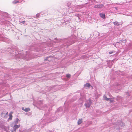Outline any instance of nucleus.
<instances>
[{
    "label": "nucleus",
    "instance_id": "obj_1",
    "mask_svg": "<svg viewBox=\"0 0 132 132\" xmlns=\"http://www.w3.org/2000/svg\"><path fill=\"white\" fill-rule=\"evenodd\" d=\"M84 87L85 88H91L92 89L93 87L92 86H91L90 84L88 83H87L85 84L84 85Z\"/></svg>",
    "mask_w": 132,
    "mask_h": 132
},
{
    "label": "nucleus",
    "instance_id": "obj_2",
    "mask_svg": "<svg viewBox=\"0 0 132 132\" xmlns=\"http://www.w3.org/2000/svg\"><path fill=\"white\" fill-rule=\"evenodd\" d=\"M11 127H13V131H16V129L19 127L20 125L19 124L18 125H11Z\"/></svg>",
    "mask_w": 132,
    "mask_h": 132
},
{
    "label": "nucleus",
    "instance_id": "obj_3",
    "mask_svg": "<svg viewBox=\"0 0 132 132\" xmlns=\"http://www.w3.org/2000/svg\"><path fill=\"white\" fill-rule=\"evenodd\" d=\"M87 102V103L85 104V105L86 108H89L90 107V105L92 104V102L89 99Z\"/></svg>",
    "mask_w": 132,
    "mask_h": 132
},
{
    "label": "nucleus",
    "instance_id": "obj_4",
    "mask_svg": "<svg viewBox=\"0 0 132 132\" xmlns=\"http://www.w3.org/2000/svg\"><path fill=\"white\" fill-rule=\"evenodd\" d=\"M8 113L7 112H2L1 113V116L5 118H6L8 116Z\"/></svg>",
    "mask_w": 132,
    "mask_h": 132
},
{
    "label": "nucleus",
    "instance_id": "obj_5",
    "mask_svg": "<svg viewBox=\"0 0 132 132\" xmlns=\"http://www.w3.org/2000/svg\"><path fill=\"white\" fill-rule=\"evenodd\" d=\"M13 113V112H11L10 113H9V118L8 119V120L9 121L10 120H12V114Z\"/></svg>",
    "mask_w": 132,
    "mask_h": 132
},
{
    "label": "nucleus",
    "instance_id": "obj_6",
    "mask_svg": "<svg viewBox=\"0 0 132 132\" xmlns=\"http://www.w3.org/2000/svg\"><path fill=\"white\" fill-rule=\"evenodd\" d=\"M22 109L24 111L26 112L29 111L30 110V109L29 108L24 109L23 107H22Z\"/></svg>",
    "mask_w": 132,
    "mask_h": 132
},
{
    "label": "nucleus",
    "instance_id": "obj_7",
    "mask_svg": "<svg viewBox=\"0 0 132 132\" xmlns=\"http://www.w3.org/2000/svg\"><path fill=\"white\" fill-rule=\"evenodd\" d=\"M103 5L102 4H99L95 5L94 6V7L95 8H98L102 7H103Z\"/></svg>",
    "mask_w": 132,
    "mask_h": 132
},
{
    "label": "nucleus",
    "instance_id": "obj_8",
    "mask_svg": "<svg viewBox=\"0 0 132 132\" xmlns=\"http://www.w3.org/2000/svg\"><path fill=\"white\" fill-rule=\"evenodd\" d=\"M100 16L103 19H105V15L104 14L101 13L100 14Z\"/></svg>",
    "mask_w": 132,
    "mask_h": 132
},
{
    "label": "nucleus",
    "instance_id": "obj_9",
    "mask_svg": "<svg viewBox=\"0 0 132 132\" xmlns=\"http://www.w3.org/2000/svg\"><path fill=\"white\" fill-rule=\"evenodd\" d=\"M19 121V119L17 118H16V119L15 120L14 122V125H16V124L18 123Z\"/></svg>",
    "mask_w": 132,
    "mask_h": 132
},
{
    "label": "nucleus",
    "instance_id": "obj_10",
    "mask_svg": "<svg viewBox=\"0 0 132 132\" xmlns=\"http://www.w3.org/2000/svg\"><path fill=\"white\" fill-rule=\"evenodd\" d=\"M3 36V34H0V40L4 41Z\"/></svg>",
    "mask_w": 132,
    "mask_h": 132
},
{
    "label": "nucleus",
    "instance_id": "obj_11",
    "mask_svg": "<svg viewBox=\"0 0 132 132\" xmlns=\"http://www.w3.org/2000/svg\"><path fill=\"white\" fill-rule=\"evenodd\" d=\"M82 122V119H80L78 121V124L79 125Z\"/></svg>",
    "mask_w": 132,
    "mask_h": 132
},
{
    "label": "nucleus",
    "instance_id": "obj_12",
    "mask_svg": "<svg viewBox=\"0 0 132 132\" xmlns=\"http://www.w3.org/2000/svg\"><path fill=\"white\" fill-rule=\"evenodd\" d=\"M103 98L104 100L107 101L109 100L110 99V98H107L105 95L104 96Z\"/></svg>",
    "mask_w": 132,
    "mask_h": 132
},
{
    "label": "nucleus",
    "instance_id": "obj_13",
    "mask_svg": "<svg viewBox=\"0 0 132 132\" xmlns=\"http://www.w3.org/2000/svg\"><path fill=\"white\" fill-rule=\"evenodd\" d=\"M19 23L20 24H21V23H22L23 24H24L26 21H19Z\"/></svg>",
    "mask_w": 132,
    "mask_h": 132
},
{
    "label": "nucleus",
    "instance_id": "obj_14",
    "mask_svg": "<svg viewBox=\"0 0 132 132\" xmlns=\"http://www.w3.org/2000/svg\"><path fill=\"white\" fill-rule=\"evenodd\" d=\"M114 25L119 26L120 25L119 23L117 21H116L113 22Z\"/></svg>",
    "mask_w": 132,
    "mask_h": 132
},
{
    "label": "nucleus",
    "instance_id": "obj_15",
    "mask_svg": "<svg viewBox=\"0 0 132 132\" xmlns=\"http://www.w3.org/2000/svg\"><path fill=\"white\" fill-rule=\"evenodd\" d=\"M51 56H49L47 57L44 60L45 61H47L48 60L49 61H50V60L49 59V58L51 57Z\"/></svg>",
    "mask_w": 132,
    "mask_h": 132
},
{
    "label": "nucleus",
    "instance_id": "obj_16",
    "mask_svg": "<svg viewBox=\"0 0 132 132\" xmlns=\"http://www.w3.org/2000/svg\"><path fill=\"white\" fill-rule=\"evenodd\" d=\"M19 2L18 0H15L13 1L12 2L14 4H16Z\"/></svg>",
    "mask_w": 132,
    "mask_h": 132
},
{
    "label": "nucleus",
    "instance_id": "obj_17",
    "mask_svg": "<svg viewBox=\"0 0 132 132\" xmlns=\"http://www.w3.org/2000/svg\"><path fill=\"white\" fill-rule=\"evenodd\" d=\"M26 55L27 56H26V57L27 58V55H29V54H30V51H28L27 52H26Z\"/></svg>",
    "mask_w": 132,
    "mask_h": 132
},
{
    "label": "nucleus",
    "instance_id": "obj_18",
    "mask_svg": "<svg viewBox=\"0 0 132 132\" xmlns=\"http://www.w3.org/2000/svg\"><path fill=\"white\" fill-rule=\"evenodd\" d=\"M121 99V97L120 96H118L117 98V100L118 101H119L120 100V99Z\"/></svg>",
    "mask_w": 132,
    "mask_h": 132
},
{
    "label": "nucleus",
    "instance_id": "obj_19",
    "mask_svg": "<svg viewBox=\"0 0 132 132\" xmlns=\"http://www.w3.org/2000/svg\"><path fill=\"white\" fill-rule=\"evenodd\" d=\"M70 76L71 75L70 74H67L66 76L68 78H69L70 77Z\"/></svg>",
    "mask_w": 132,
    "mask_h": 132
},
{
    "label": "nucleus",
    "instance_id": "obj_20",
    "mask_svg": "<svg viewBox=\"0 0 132 132\" xmlns=\"http://www.w3.org/2000/svg\"><path fill=\"white\" fill-rule=\"evenodd\" d=\"M114 102V100L113 99H111L110 100V103H112Z\"/></svg>",
    "mask_w": 132,
    "mask_h": 132
},
{
    "label": "nucleus",
    "instance_id": "obj_21",
    "mask_svg": "<svg viewBox=\"0 0 132 132\" xmlns=\"http://www.w3.org/2000/svg\"><path fill=\"white\" fill-rule=\"evenodd\" d=\"M39 13L37 14L36 15V16L37 17H38L39 16Z\"/></svg>",
    "mask_w": 132,
    "mask_h": 132
},
{
    "label": "nucleus",
    "instance_id": "obj_22",
    "mask_svg": "<svg viewBox=\"0 0 132 132\" xmlns=\"http://www.w3.org/2000/svg\"><path fill=\"white\" fill-rule=\"evenodd\" d=\"M113 53V52H112V51L110 52H109V53L110 54Z\"/></svg>",
    "mask_w": 132,
    "mask_h": 132
},
{
    "label": "nucleus",
    "instance_id": "obj_23",
    "mask_svg": "<svg viewBox=\"0 0 132 132\" xmlns=\"http://www.w3.org/2000/svg\"><path fill=\"white\" fill-rule=\"evenodd\" d=\"M57 39V38H54L55 40H56Z\"/></svg>",
    "mask_w": 132,
    "mask_h": 132
},
{
    "label": "nucleus",
    "instance_id": "obj_24",
    "mask_svg": "<svg viewBox=\"0 0 132 132\" xmlns=\"http://www.w3.org/2000/svg\"><path fill=\"white\" fill-rule=\"evenodd\" d=\"M23 59H26V57H23Z\"/></svg>",
    "mask_w": 132,
    "mask_h": 132
}]
</instances>
